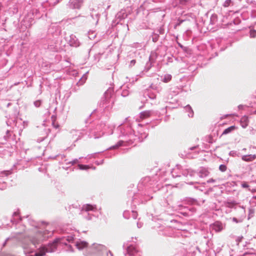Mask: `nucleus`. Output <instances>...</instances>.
<instances>
[{"label": "nucleus", "instance_id": "1", "mask_svg": "<svg viewBox=\"0 0 256 256\" xmlns=\"http://www.w3.org/2000/svg\"><path fill=\"white\" fill-rule=\"evenodd\" d=\"M256 158V154L245 155L242 157V160L245 162H252Z\"/></svg>", "mask_w": 256, "mask_h": 256}, {"label": "nucleus", "instance_id": "2", "mask_svg": "<svg viewBox=\"0 0 256 256\" xmlns=\"http://www.w3.org/2000/svg\"><path fill=\"white\" fill-rule=\"evenodd\" d=\"M242 126L243 128H246L248 124L249 120L248 116H242L240 120Z\"/></svg>", "mask_w": 256, "mask_h": 256}, {"label": "nucleus", "instance_id": "3", "mask_svg": "<svg viewBox=\"0 0 256 256\" xmlns=\"http://www.w3.org/2000/svg\"><path fill=\"white\" fill-rule=\"evenodd\" d=\"M127 251L130 255H134L137 252L136 248L132 246H130L128 248Z\"/></svg>", "mask_w": 256, "mask_h": 256}, {"label": "nucleus", "instance_id": "4", "mask_svg": "<svg viewBox=\"0 0 256 256\" xmlns=\"http://www.w3.org/2000/svg\"><path fill=\"white\" fill-rule=\"evenodd\" d=\"M236 127L234 126H231L227 128H226L222 132V134L224 135V134H226L230 132H232V131L234 130H236Z\"/></svg>", "mask_w": 256, "mask_h": 256}, {"label": "nucleus", "instance_id": "5", "mask_svg": "<svg viewBox=\"0 0 256 256\" xmlns=\"http://www.w3.org/2000/svg\"><path fill=\"white\" fill-rule=\"evenodd\" d=\"M88 244L84 242H77L76 246L78 249H82L88 246Z\"/></svg>", "mask_w": 256, "mask_h": 256}, {"label": "nucleus", "instance_id": "6", "mask_svg": "<svg viewBox=\"0 0 256 256\" xmlns=\"http://www.w3.org/2000/svg\"><path fill=\"white\" fill-rule=\"evenodd\" d=\"M48 252L46 249L42 248L40 250V252L35 254V256H44L46 252Z\"/></svg>", "mask_w": 256, "mask_h": 256}, {"label": "nucleus", "instance_id": "7", "mask_svg": "<svg viewBox=\"0 0 256 256\" xmlns=\"http://www.w3.org/2000/svg\"><path fill=\"white\" fill-rule=\"evenodd\" d=\"M214 226V229L216 232H220L222 230V226L221 224H215Z\"/></svg>", "mask_w": 256, "mask_h": 256}, {"label": "nucleus", "instance_id": "8", "mask_svg": "<svg viewBox=\"0 0 256 256\" xmlns=\"http://www.w3.org/2000/svg\"><path fill=\"white\" fill-rule=\"evenodd\" d=\"M150 116V112H144L140 114V118L142 119H144L146 118L149 117Z\"/></svg>", "mask_w": 256, "mask_h": 256}, {"label": "nucleus", "instance_id": "9", "mask_svg": "<svg viewBox=\"0 0 256 256\" xmlns=\"http://www.w3.org/2000/svg\"><path fill=\"white\" fill-rule=\"evenodd\" d=\"M94 208V206L90 204H86L83 207V209L85 210L86 211L92 210Z\"/></svg>", "mask_w": 256, "mask_h": 256}, {"label": "nucleus", "instance_id": "10", "mask_svg": "<svg viewBox=\"0 0 256 256\" xmlns=\"http://www.w3.org/2000/svg\"><path fill=\"white\" fill-rule=\"evenodd\" d=\"M58 242H59V240L58 239H56V240H54V241L51 244V246L52 247V251L53 250V249H54L56 248V244Z\"/></svg>", "mask_w": 256, "mask_h": 256}, {"label": "nucleus", "instance_id": "11", "mask_svg": "<svg viewBox=\"0 0 256 256\" xmlns=\"http://www.w3.org/2000/svg\"><path fill=\"white\" fill-rule=\"evenodd\" d=\"M226 166L224 164H221L219 166V170L222 172H225L226 170Z\"/></svg>", "mask_w": 256, "mask_h": 256}, {"label": "nucleus", "instance_id": "12", "mask_svg": "<svg viewBox=\"0 0 256 256\" xmlns=\"http://www.w3.org/2000/svg\"><path fill=\"white\" fill-rule=\"evenodd\" d=\"M172 78V76L170 75H168L165 76L164 82H169Z\"/></svg>", "mask_w": 256, "mask_h": 256}, {"label": "nucleus", "instance_id": "13", "mask_svg": "<svg viewBox=\"0 0 256 256\" xmlns=\"http://www.w3.org/2000/svg\"><path fill=\"white\" fill-rule=\"evenodd\" d=\"M250 36L251 38H255L256 36V30H251L250 31Z\"/></svg>", "mask_w": 256, "mask_h": 256}, {"label": "nucleus", "instance_id": "14", "mask_svg": "<svg viewBox=\"0 0 256 256\" xmlns=\"http://www.w3.org/2000/svg\"><path fill=\"white\" fill-rule=\"evenodd\" d=\"M122 141L119 142L117 144H116L115 146H113V148H118L119 146H122Z\"/></svg>", "mask_w": 256, "mask_h": 256}, {"label": "nucleus", "instance_id": "15", "mask_svg": "<svg viewBox=\"0 0 256 256\" xmlns=\"http://www.w3.org/2000/svg\"><path fill=\"white\" fill-rule=\"evenodd\" d=\"M177 0L181 4H185L190 1V0Z\"/></svg>", "mask_w": 256, "mask_h": 256}, {"label": "nucleus", "instance_id": "16", "mask_svg": "<svg viewBox=\"0 0 256 256\" xmlns=\"http://www.w3.org/2000/svg\"><path fill=\"white\" fill-rule=\"evenodd\" d=\"M230 0H226L224 4V6H229L230 4Z\"/></svg>", "mask_w": 256, "mask_h": 256}, {"label": "nucleus", "instance_id": "17", "mask_svg": "<svg viewBox=\"0 0 256 256\" xmlns=\"http://www.w3.org/2000/svg\"><path fill=\"white\" fill-rule=\"evenodd\" d=\"M130 62H131L132 64H134L135 63H136V60H132Z\"/></svg>", "mask_w": 256, "mask_h": 256}, {"label": "nucleus", "instance_id": "18", "mask_svg": "<svg viewBox=\"0 0 256 256\" xmlns=\"http://www.w3.org/2000/svg\"><path fill=\"white\" fill-rule=\"evenodd\" d=\"M214 182V180H213V179H210L208 180V182Z\"/></svg>", "mask_w": 256, "mask_h": 256}, {"label": "nucleus", "instance_id": "19", "mask_svg": "<svg viewBox=\"0 0 256 256\" xmlns=\"http://www.w3.org/2000/svg\"><path fill=\"white\" fill-rule=\"evenodd\" d=\"M242 186H243V187H244V188H246V187H248V185L247 184H242Z\"/></svg>", "mask_w": 256, "mask_h": 256}, {"label": "nucleus", "instance_id": "20", "mask_svg": "<svg viewBox=\"0 0 256 256\" xmlns=\"http://www.w3.org/2000/svg\"><path fill=\"white\" fill-rule=\"evenodd\" d=\"M82 166V167H86V166Z\"/></svg>", "mask_w": 256, "mask_h": 256}]
</instances>
